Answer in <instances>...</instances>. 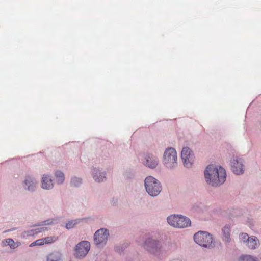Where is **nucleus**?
Returning a JSON list of instances; mask_svg holds the SVG:
<instances>
[{
  "label": "nucleus",
  "instance_id": "7c9ffc66",
  "mask_svg": "<svg viewBox=\"0 0 261 261\" xmlns=\"http://www.w3.org/2000/svg\"><path fill=\"white\" fill-rule=\"evenodd\" d=\"M259 260L261 261V253L259 255Z\"/></svg>",
  "mask_w": 261,
  "mask_h": 261
},
{
  "label": "nucleus",
  "instance_id": "f3484780",
  "mask_svg": "<svg viewBox=\"0 0 261 261\" xmlns=\"http://www.w3.org/2000/svg\"><path fill=\"white\" fill-rule=\"evenodd\" d=\"M63 254L58 251L49 253L46 257V261H62Z\"/></svg>",
  "mask_w": 261,
  "mask_h": 261
},
{
  "label": "nucleus",
  "instance_id": "0eeeda50",
  "mask_svg": "<svg viewBox=\"0 0 261 261\" xmlns=\"http://www.w3.org/2000/svg\"><path fill=\"white\" fill-rule=\"evenodd\" d=\"M230 166L231 171L234 174L242 175L245 169V160L240 156H233L230 160Z\"/></svg>",
  "mask_w": 261,
  "mask_h": 261
},
{
  "label": "nucleus",
  "instance_id": "2eb2a0df",
  "mask_svg": "<svg viewBox=\"0 0 261 261\" xmlns=\"http://www.w3.org/2000/svg\"><path fill=\"white\" fill-rule=\"evenodd\" d=\"M191 224V221L188 217L182 215H179L176 228H185L190 226Z\"/></svg>",
  "mask_w": 261,
  "mask_h": 261
},
{
  "label": "nucleus",
  "instance_id": "20e7f679",
  "mask_svg": "<svg viewBox=\"0 0 261 261\" xmlns=\"http://www.w3.org/2000/svg\"><path fill=\"white\" fill-rule=\"evenodd\" d=\"M162 163L167 169L171 170L175 168L178 165L177 152L173 147L165 149L163 155Z\"/></svg>",
  "mask_w": 261,
  "mask_h": 261
},
{
  "label": "nucleus",
  "instance_id": "2f4dec72",
  "mask_svg": "<svg viewBox=\"0 0 261 261\" xmlns=\"http://www.w3.org/2000/svg\"><path fill=\"white\" fill-rule=\"evenodd\" d=\"M171 261H180V260H171Z\"/></svg>",
  "mask_w": 261,
  "mask_h": 261
},
{
  "label": "nucleus",
  "instance_id": "39448f33",
  "mask_svg": "<svg viewBox=\"0 0 261 261\" xmlns=\"http://www.w3.org/2000/svg\"><path fill=\"white\" fill-rule=\"evenodd\" d=\"M195 243L206 248H213L215 247V242L212 235L206 231H199L194 236Z\"/></svg>",
  "mask_w": 261,
  "mask_h": 261
},
{
  "label": "nucleus",
  "instance_id": "a211bd4d",
  "mask_svg": "<svg viewBox=\"0 0 261 261\" xmlns=\"http://www.w3.org/2000/svg\"><path fill=\"white\" fill-rule=\"evenodd\" d=\"M83 182V179L81 177L73 175L70 178L69 184L71 187L77 188L82 185Z\"/></svg>",
  "mask_w": 261,
  "mask_h": 261
},
{
  "label": "nucleus",
  "instance_id": "5701e85b",
  "mask_svg": "<svg viewBox=\"0 0 261 261\" xmlns=\"http://www.w3.org/2000/svg\"><path fill=\"white\" fill-rule=\"evenodd\" d=\"M250 237L247 233H241L239 235V240L240 242L244 244H246L248 241Z\"/></svg>",
  "mask_w": 261,
  "mask_h": 261
},
{
  "label": "nucleus",
  "instance_id": "4be33fe9",
  "mask_svg": "<svg viewBox=\"0 0 261 261\" xmlns=\"http://www.w3.org/2000/svg\"><path fill=\"white\" fill-rule=\"evenodd\" d=\"M2 244L4 246H9L11 249H15L19 246L20 243L18 242H15L12 239L8 238L2 241Z\"/></svg>",
  "mask_w": 261,
  "mask_h": 261
},
{
  "label": "nucleus",
  "instance_id": "a878e982",
  "mask_svg": "<svg viewBox=\"0 0 261 261\" xmlns=\"http://www.w3.org/2000/svg\"><path fill=\"white\" fill-rule=\"evenodd\" d=\"M43 240H44V244H48L55 242L58 239V237L55 236L47 237L44 239H42Z\"/></svg>",
  "mask_w": 261,
  "mask_h": 261
},
{
  "label": "nucleus",
  "instance_id": "f03ea898",
  "mask_svg": "<svg viewBox=\"0 0 261 261\" xmlns=\"http://www.w3.org/2000/svg\"><path fill=\"white\" fill-rule=\"evenodd\" d=\"M205 181L212 187H219L226 180V173L224 168L214 165H208L204 172Z\"/></svg>",
  "mask_w": 261,
  "mask_h": 261
},
{
  "label": "nucleus",
  "instance_id": "f257e3e1",
  "mask_svg": "<svg viewBox=\"0 0 261 261\" xmlns=\"http://www.w3.org/2000/svg\"><path fill=\"white\" fill-rule=\"evenodd\" d=\"M171 244L153 237L147 238L144 243L145 249L154 257L161 259L171 249Z\"/></svg>",
  "mask_w": 261,
  "mask_h": 261
},
{
  "label": "nucleus",
  "instance_id": "c85d7f7f",
  "mask_svg": "<svg viewBox=\"0 0 261 261\" xmlns=\"http://www.w3.org/2000/svg\"><path fill=\"white\" fill-rule=\"evenodd\" d=\"M124 176L127 179H132L134 178L135 176V174L134 172L128 171H126L124 174Z\"/></svg>",
  "mask_w": 261,
  "mask_h": 261
},
{
  "label": "nucleus",
  "instance_id": "7ed1b4c3",
  "mask_svg": "<svg viewBox=\"0 0 261 261\" xmlns=\"http://www.w3.org/2000/svg\"><path fill=\"white\" fill-rule=\"evenodd\" d=\"M144 186L146 192L152 197L158 196L162 190L161 182L151 175L147 176L144 179Z\"/></svg>",
  "mask_w": 261,
  "mask_h": 261
},
{
  "label": "nucleus",
  "instance_id": "dca6fc26",
  "mask_svg": "<svg viewBox=\"0 0 261 261\" xmlns=\"http://www.w3.org/2000/svg\"><path fill=\"white\" fill-rule=\"evenodd\" d=\"M245 245L251 250H255L259 246V240L256 237L251 236Z\"/></svg>",
  "mask_w": 261,
  "mask_h": 261
},
{
  "label": "nucleus",
  "instance_id": "4468645a",
  "mask_svg": "<svg viewBox=\"0 0 261 261\" xmlns=\"http://www.w3.org/2000/svg\"><path fill=\"white\" fill-rule=\"evenodd\" d=\"M231 227L229 224H226L221 229V238L225 243H229L231 239L230 237Z\"/></svg>",
  "mask_w": 261,
  "mask_h": 261
},
{
  "label": "nucleus",
  "instance_id": "bb28decb",
  "mask_svg": "<svg viewBox=\"0 0 261 261\" xmlns=\"http://www.w3.org/2000/svg\"><path fill=\"white\" fill-rule=\"evenodd\" d=\"M23 234H24V236L28 237V236H34L38 233H37V229L36 228V229H33L25 231L23 232Z\"/></svg>",
  "mask_w": 261,
  "mask_h": 261
},
{
  "label": "nucleus",
  "instance_id": "9d476101",
  "mask_svg": "<svg viewBox=\"0 0 261 261\" xmlns=\"http://www.w3.org/2000/svg\"><path fill=\"white\" fill-rule=\"evenodd\" d=\"M109 230L106 228L97 230L94 234V241L96 245L106 244L109 236Z\"/></svg>",
  "mask_w": 261,
  "mask_h": 261
},
{
  "label": "nucleus",
  "instance_id": "b1692460",
  "mask_svg": "<svg viewBox=\"0 0 261 261\" xmlns=\"http://www.w3.org/2000/svg\"><path fill=\"white\" fill-rule=\"evenodd\" d=\"M127 245L125 243L123 244H120L116 245L114 247L115 251L121 254L122 253L124 250L126 248Z\"/></svg>",
  "mask_w": 261,
  "mask_h": 261
},
{
  "label": "nucleus",
  "instance_id": "1a4fd4ad",
  "mask_svg": "<svg viewBox=\"0 0 261 261\" xmlns=\"http://www.w3.org/2000/svg\"><path fill=\"white\" fill-rule=\"evenodd\" d=\"M22 185L25 190L33 193L36 191L37 189L38 181L34 176L27 175L22 181Z\"/></svg>",
  "mask_w": 261,
  "mask_h": 261
},
{
  "label": "nucleus",
  "instance_id": "c756f323",
  "mask_svg": "<svg viewBox=\"0 0 261 261\" xmlns=\"http://www.w3.org/2000/svg\"><path fill=\"white\" fill-rule=\"evenodd\" d=\"M36 229L37 231V233H40V232H42L43 231L48 230L47 227H40V228H36Z\"/></svg>",
  "mask_w": 261,
  "mask_h": 261
},
{
  "label": "nucleus",
  "instance_id": "6ab92c4d",
  "mask_svg": "<svg viewBox=\"0 0 261 261\" xmlns=\"http://www.w3.org/2000/svg\"><path fill=\"white\" fill-rule=\"evenodd\" d=\"M85 220H86V218H83L69 220L66 223L65 227L68 230L73 229L77 225L80 224Z\"/></svg>",
  "mask_w": 261,
  "mask_h": 261
},
{
  "label": "nucleus",
  "instance_id": "412c9836",
  "mask_svg": "<svg viewBox=\"0 0 261 261\" xmlns=\"http://www.w3.org/2000/svg\"><path fill=\"white\" fill-rule=\"evenodd\" d=\"M179 215L172 214L167 217V221L168 224L176 228L177 223Z\"/></svg>",
  "mask_w": 261,
  "mask_h": 261
},
{
  "label": "nucleus",
  "instance_id": "ddd939ff",
  "mask_svg": "<svg viewBox=\"0 0 261 261\" xmlns=\"http://www.w3.org/2000/svg\"><path fill=\"white\" fill-rule=\"evenodd\" d=\"M54 184L49 174H44L41 179V187L43 190H50L53 189Z\"/></svg>",
  "mask_w": 261,
  "mask_h": 261
},
{
  "label": "nucleus",
  "instance_id": "423d86ee",
  "mask_svg": "<svg viewBox=\"0 0 261 261\" xmlns=\"http://www.w3.org/2000/svg\"><path fill=\"white\" fill-rule=\"evenodd\" d=\"M91 248L90 243L88 241H82L74 247L73 255L77 259L85 258Z\"/></svg>",
  "mask_w": 261,
  "mask_h": 261
},
{
  "label": "nucleus",
  "instance_id": "cd10ccee",
  "mask_svg": "<svg viewBox=\"0 0 261 261\" xmlns=\"http://www.w3.org/2000/svg\"><path fill=\"white\" fill-rule=\"evenodd\" d=\"M44 240H43L42 239H38V240L33 242V243H32L30 245V247H33V246H34L35 245L40 246V245H44Z\"/></svg>",
  "mask_w": 261,
  "mask_h": 261
},
{
  "label": "nucleus",
  "instance_id": "f8f14e48",
  "mask_svg": "<svg viewBox=\"0 0 261 261\" xmlns=\"http://www.w3.org/2000/svg\"><path fill=\"white\" fill-rule=\"evenodd\" d=\"M159 163V160L158 156L152 153L146 154L143 161V165L151 169L156 168Z\"/></svg>",
  "mask_w": 261,
  "mask_h": 261
},
{
  "label": "nucleus",
  "instance_id": "9b49d317",
  "mask_svg": "<svg viewBox=\"0 0 261 261\" xmlns=\"http://www.w3.org/2000/svg\"><path fill=\"white\" fill-rule=\"evenodd\" d=\"M91 175L94 180L98 183L107 180V172L99 167H93L91 169Z\"/></svg>",
  "mask_w": 261,
  "mask_h": 261
},
{
  "label": "nucleus",
  "instance_id": "aec40b11",
  "mask_svg": "<svg viewBox=\"0 0 261 261\" xmlns=\"http://www.w3.org/2000/svg\"><path fill=\"white\" fill-rule=\"evenodd\" d=\"M54 174L57 184L59 185H62L65 179L64 173L60 170H57Z\"/></svg>",
  "mask_w": 261,
  "mask_h": 261
},
{
  "label": "nucleus",
  "instance_id": "6e6552de",
  "mask_svg": "<svg viewBox=\"0 0 261 261\" xmlns=\"http://www.w3.org/2000/svg\"><path fill=\"white\" fill-rule=\"evenodd\" d=\"M181 158L183 165L187 168H190L195 161V155L193 152L188 147H185L181 152Z\"/></svg>",
  "mask_w": 261,
  "mask_h": 261
},
{
  "label": "nucleus",
  "instance_id": "393cba45",
  "mask_svg": "<svg viewBox=\"0 0 261 261\" xmlns=\"http://www.w3.org/2000/svg\"><path fill=\"white\" fill-rule=\"evenodd\" d=\"M54 224L53 219H48L45 221L38 222L37 224L34 225V226H42L44 225H52Z\"/></svg>",
  "mask_w": 261,
  "mask_h": 261
}]
</instances>
